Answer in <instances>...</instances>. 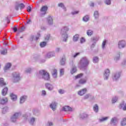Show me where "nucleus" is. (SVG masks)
Wrapping results in <instances>:
<instances>
[{
    "mask_svg": "<svg viewBox=\"0 0 126 126\" xmlns=\"http://www.w3.org/2000/svg\"><path fill=\"white\" fill-rule=\"evenodd\" d=\"M38 78H43L45 80H50V74L45 70H40L36 74Z\"/></svg>",
    "mask_w": 126,
    "mask_h": 126,
    "instance_id": "nucleus-1",
    "label": "nucleus"
},
{
    "mask_svg": "<svg viewBox=\"0 0 126 126\" xmlns=\"http://www.w3.org/2000/svg\"><path fill=\"white\" fill-rule=\"evenodd\" d=\"M69 30L68 27L64 26L61 29V31L60 32V35H61L62 37L63 38V41L64 42H66L67 41V32Z\"/></svg>",
    "mask_w": 126,
    "mask_h": 126,
    "instance_id": "nucleus-2",
    "label": "nucleus"
},
{
    "mask_svg": "<svg viewBox=\"0 0 126 126\" xmlns=\"http://www.w3.org/2000/svg\"><path fill=\"white\" fill-rule=\"evenodd\" d=\"M89 64V60L87 57H84L81 59L79 64L78 66L80 68H84L86 67Z\"/></svg>",
    "mask_w": 126,
    "mask_h": 126,
    "instance_id": "nucleus-3",
    "label": "nucleus"
},
{
    "mask_svg": "<svg viewBox=\"0 0 126 126\" xmlns=\"http://www.w3.org/2000/svg\"><path fill=\"white\" fill-rule=\"evenodd\" d=\"M13 82H18L21 79L20 74L18 72H15L12 74Z\"/></svg>",
    "mask_w": 126,
    "mask_h": 126,
    "instance_id": "nucleus-4",
    "label": "nucleus"
},
{
    "mask_svg": "<svg viewBox=\"0 0 126 126\" xmlns=\"http://www.w3.org/2000/svg\"><path fill=\"white\" fill-rule=\"evenodd\" d=\"M118 47L119 49H124L126 47V42L125 40H120L118 42Z\"/></svg>",
    "mask_w": 126,
    "mask_h": 126,
    "instance_id": "nucleus-5",
    "label": "nucleus"
},
{
    "mask_svg": "<svg viewBox=\"0 0 126 126\" xmlns=\"http://www.w3.org/2000/svg\"><path fill=\"white\" fill-rule=\"evenodd\" d=\"M20 113H15L11 117V122L15 123V122L17 121V119H18V117L19 116H20Z\"/></svg>",
    "mask_w": 126,
    "mask_h": 126,
    "instance_id": "nucleus-6",
    "label": "nucleus"
},
{
    "mask_svg": "<svg viewBox=\"0 0 126 126\" xmlns=\"http://www.w3.org/2000/svg\"><path fill=\"white\" fill-rule=\"evenodd\" d=\"M24 7H25V5L21 3H18V2H16V4H15V8L16 9V10H18V9H19V8L20 9H23V8H24Z\"/></svg>",
    "mask_w": 126,
    "mask_h": 126,
    "instance_id": "nucleus-7",
    "label": "nucleus"
},
{
    "mask_svg": "<svg viewBox=\"0 0 126 126\" xmlns=\"http://www.w3.org/2000/svg\"><path fill=\"white\" fill-rule=\"evenodd\" d=\"M55 55L56 53L54 51L49 52L46 54L45 57V59H51V58L55 57Z\"/></svg>",
    "mask_w": 126,
    "mask_h": 126,
    "instance_id": "nucleus-8",
    "label": "nucleus"
},
{
    "mask_svg": "<svg viewBox=\"0 0 126 126\" xmlns=\"http://www.w3.org/2000/svg\"><path fill=\"white\" fill-rule=\"evenodd\" d=\"M119 123V119L117 117H113L110 121V124L113 126H117Z\"/></svg>",
    "mask_w": 126,
    "mask_h": 126,
    "instance_id": "nucleus-9",
    "label": "nucleus"
},
{
    "mask_svg": "<svg viewBox=\"0 0 126 126\" xmlns=\"http://www.w3.org/2000/svg\"><path fill=\"white\" fill-rule=\"evenodd\" d=\"M121 77V72H117L113 74V79L114 81H117Z\"/></svg>",
    "mask_w": 126,
    "mask_h": 126,
    "instance_id": "nucleus-10",
    "label": "nucleus"
},
{
    "mask_svg": "<svg viewBox=\"0 0 126 126\" xmlns=\"http://www.w3.org/2000/svg\"><path fill=\"white\" fill-rule=\"evenodd\" d=\"M110 76V70L109 69H106L104 70V79L105 80H108L109 78V76Z\"/></svg>",
    "mask_w": 126,
    "mask_h": 126,
    "instance_id": "nucleus-11",
    "label": "nucleus"
},
{
    "mask_svg": "<svg viewBox=\"0 0 126 126\" xmlns=\"http://www.w3.org/2000/svg\"><path fill=\"white\" fill-rule=\"evenodd\" d=\"M47 10H48V7H47L46 6H42L40 9V11L41 12L40 14V15L41 16L45 15V14H46V12H47Z\"/></svg>",
    "mask_w": 126,
    "mask_h": 126,
    "instance_id": "nucleus-12",
    "label": "nucleus"
},
{
    "mask_svg": "<svg viewBox=\"0 0 126 126\" xmlns=\"http://www.w3.org/2000/svg\"><path fill=\"white\" fill-rule=\"evenodd\" d=\"M87 92V89L86 88L83 89L78 92V94L79 95V96H83L85 93Z\"/></svg>",
    "mask_w": 126,
    "mask_h": 126,
    "instance_id": "nucleus-13",
    "label": "nucleus"
},
{
    "mask_svg": "<svg viewBox=\"0 0 126 126\" xmlns=\"http://www.w3.org/2000/svg\"><path fill=\"white\" fill-rule=\"evenodd\" d=\"M45 87L49 91H52L54 90V86L50 83H46L45 84Z\"/></svg>",
    "mask_w": 126,
    "mask_h": 126,
    "instance_id": "nucleus-14",
    "label": "nucleus"
},
{
    "mask_svg": "<svg viewBox=\"0 0 126 126\" xmlns=\"http://www.w3.org/2000/svg\"><path fill=\"white\" fill-rule=\"evenodd\" d=\"M63 110L65 112H67V111L72 112L73 111H74V108H71L68 106H65L63 107Z\"/></svg>",
    "mask_w": 126,
    "mask_h": 126,
    "instance_id": "nucleus-15",
    "label": "nucleus"
},
{
    "mask_svg": "<svg viewBox=\"0 0 126 126\" xmlns=\"http://www.w3.org/2000/svg\"><path fill=\"white\" fill-rule=\"evenodd\" d=\"M99 40V37H95L92 38V41L93 42V44L91 45V47L93 48L95 46V43Z\"/></svg>",
    "mask_w": 126,
    "mask_h": 126,
    "instance_id": "nucleus-16",
    "label": "nucleus"
},
{
    "mask_svg": "<svg viewBox=\"0 0 126 126\" xmlns=\"http://www.w3.org/2000/svg\"><path fill=\"white\" fill-rule=\"evenodd\" d=\"M57 105L58 103L56 102H53L50 105V107L53 111H55L56 110V108H57Z\"/></svg>",
    "mask_w": 126,
    "mask_h": 126,
    "instance_id": "nucleus-17",
    "label": "nucleus"
},
{
    "mask_svg": "<svg viewBox=\"0 0 126 126\" xmlns=\"http://www.w3.org/2000/svg\"><path fill=\"white\" fill-rule=\"evenodd\" d=\"M27 99V95H23L20 97V104H23L25 101H26V99Z\"/></svg>",
    "mask_w": 126,
    "mask_h": 126,
    "instance_id": "nucleus-18",
    "label": "nucleus"
},
{
    "mask_svg": "<svg viewBox=\"0 0 126 126\" xmlns=\"http://www.w3.org/2000/svg\"><path fill=\"white\" fill-rule=\"evenodd\" d=\"M120 109H122L123 111H126V103L124 101L121 103L119 106Z\"/></svg>",
    "mask_w": 126,
    "mask_h": 126,
    "instance_id": "nucleus-19",
    "label": "nucleus"
},
{
    "mask_svg": "<svg viewBox=\"0 0 126 126\" xmlns=\"http://www.w3.org/2000/svg\"><path fill=\"white\" fill-rule=\"evenodd\" d=\"M52 74L53 78H57V76H58V70L56 69H53Z\"/></svg>",
    "mask_w": 126,
    "mask_h": 126,
    "instance_id": "nucleus-20",
    "label": "nucleus"
},
{
    "mask_svg": "<svg viewBox=\"0 0 126 126\" xmlns=\"http://www.w3.org/2000/svg\"><path fill=\"white\" fill-rule=\"evenodd\" d=\"M8 101V99H7V97H4L3 98H1L0 100V104L1 105H5V104H6Z\"/></svg>",
    "mask_w": 126,
    "mask_h": 126,
    "instance_id": "nucleus-21",
    "label": "nucleus"
},
{
    "mask_svg": "<svg viewBox=\"0 0 126 126\" xmlns=\"http://www.w3.org/2000/svg\"><path fill=\"white\" fill-rule=\"evenodd\" d=\"M80 120H84V119H86L88 118V115L85 113H82L80 114L79 115Z\"/></svg>",
    "mask_w": 126,
    "mask_h": 126,
    "instance_id": "nucleus-22",
    "label": "nucleus"
},
{
    "mask_svg": "<svg viewBox=\"0 0 126 126\" xmlns=\"http://www.w3.org/2000/svg\"><path fill=\"white\" fill-rule=\"evenodd\" d=\"M120 126H126V117L122 118Z\"/></svg>",
    "mask_w": 126,
    "mask_h": 126,
    "instance_id": "nucleus-23",
    "label": "nucleus"
},
{
    "mask_svg": "<svg viewBox=\"0 0 126 126\" xmlns=\"http://www.w3.org/2000/svg\"><path fill=\"white\" fill-rule=\"evenodd\" d=\"M11 66V63H7L4 67V70L5 71V70H7V69H9Z\"/></svg>",
    "mask_w": 126,
    "mask_h": 126,
    "instance_id": "nucleus-24",
    "label": "nucleus"
},
{
    "mask_svg": "<svg viewBox=\"0 0 126 126\" xmlns=\"http://www.w3.org/2000/svg\"><path fill=\"white\" fill-rule=\"evenodd\" d=\"M8 90V89L6 87L4 88L1 92V94L3 96H5L6 94H7V91Z\"/></svg>",
    "mask_w": 126,
    "mask_h": 126,
    "instance_id": "nucleus-25",
    "label": "nucleus"
},
{
    "mask_svg": "<svg viewBox=\"0 0 126 126\" xmlns=\"http://www.w3.org/2000/svg\"><path fill=\"white\" fill-rule=\"evenodd\" d=\"M47 22L49 25H53V18L51 16L48 17L47 18Z\"/></svg>",
    "mask_w": 126,
    "mask_h": 126,
    "instance_id": "nucleus-26",
    "label": "nucleus"
},
{
    "mask_svg": "<svg viewBox=\"0 0 126 126\" xmlns=\"http://www.w3.org/2000/svg\"><path fill=\"white\" fill-rule=\"evenodd\" d=\"M11 97V99L13 100V101H16V99H17V96L16 95L14 94L13 93H12L10 95Z\"/></svg>",
    "mask_w": 126,
    "mask_h": 126,
    "instance_id": "nucleus-27",
    "label": "nucleus"
},
{
    "mask_svg": "<svg viewBox=\"0 0 126 126\" xmlns=\"http://www.w3.org/2000/svg\"><path fill=\"white\" fill-rule=\"evenodd\" d=\"M60 64H61V65H64V64H65V57H62L61 60L60 61Z\"/></svg>",
    "mask_w": 126,
    "mask_h": 126,
    "instance_id": "nucleus-28",
    "label": "nucleus"
},
{
    "mask_svg": "<svg viewBox=\"0 0 126 126\" xmlns=\"http://www.w3.org/2000/svg\"><path fill=\"white\" fill-rule=\"evenodd\" d=\"M0 86H4L6 85V84L4 82V81H3V78H0Z\"/></svg>",
    "mask_w": 126,
    "mask_h": 126,
    "instance_id": "nucleus-29",
    "label": "nucleus"
},
{
    "mask_svg": "<svg viewBox=\"0 0 126 126\" xmlns=\"http://www.w3.org/2000/svg\"><path fill=\"white\" fill-rule=\"evenodd\" d=\"M79 39V35L75 34L73 37V40L74 42H77Z\"/></svg>",
    "mask_w": 126,
    "mask_h": 126,
    "instance_id": "nucleus-30",
    "label": "nucleus"
},
{
    "mask_svg": "<svg viewBox=\"0 0 126 126\" xmlns=\"http://www.w3.org/2000/svg\"><path fill=\"white\" fill-rule=\"evenodd\" d=\"M77 70L76 69V67L73 66L71 68V69L70 70V72H71V74H73V73H75V72L77 71Z\"/></svg>",
    "mask_w": 126,
    "mask_h": 126,
    "instance_id": "nucleus-31",
    "label": "nucleus"
},
{
    "mask_svg": "<svg viewBox=\"0 0 126 126\" xmlns=\"http://www.w3.org/2000/svg\"><path fill=\"white\" fill-rule=\"evenodd\" d=\"M8 111V107L5 106V107L3 108L2 109V113L5 114L7 113Z\"/></svg>",
    "mask_w": 126,
    "mask_h": 126,
    "instance_id": "nucleus-32",
    "label": "nucleus"
},
{
    "mask_svg": "<svg viewBox=\"0 0 126 126\" xmlns=\"http://www.w3.org/2000/svg\"><path fill=\"white\" fill-rule=\"evenodd\" d=\"M7 53V50H6V49H3L2 50H0L1 55H6Z\"/></svg>",
    "mask_w": 126,
    "mask_h": 126,
    "instance_id": "nucleus-33",
    "label": "nucleus"
},
{
    "mask_svg": "<svg viewBox=\"0 0 126 126\" xmlns=\"http://www.w3.org/2000/svg\"><path fill=\"white\" fill-rule=\"evenodd\" d=\"M87 80L82 79L79 80V84H85L86 83Z\"/></svg>",
    "mask_w": 126,
    "mask_h": 126,
    "instance_id": "nucleus-34",
    "label": "nucleus"
},
{
    "mask_svg": "<svg viewBox=\"0 0 126 126\" xmlns=\"http://www.w3.org/2000/svg\"><path fill=\"white\" fill-rule=\"evenodd\" d=\"M94 111L95 112V113H97L98 111H99V108L98 107V105L97 104H95L94 106L93 107Z\"/></svg>",
    "mask_w": 126,
    "mask_h": 126,
    "instance_id": "nucleus-35",
    "label": "nucleus"
},
{
    "mask_svg": "<svg viewBox=\"0 0 126 126\" xmlns=\"http://www.w3.org/2000/svg\"><path fill=\"white\" fill-rule=\"evenodd\" d=\"M109 119V117H104L99 119V122L100 123H102V122H105V121H107V119Z\"/></svg>",
    "mask_w": 126,
    "mask_h": 126,
    "instance_id": "nucleus-36",
    "label": "nucleus"
},
{
    "mask_svg": "<svg viewBox=\"0 0 126 126\" xmlns=\"http://www.w3.org/2000/svg\"><path fill=\"white\" fill-rule=\"evenodd\" d=\"M87 34L88 36H91L92 35H93V31L91 30H89L87 32Z\"/></svg>",
    "mask_w": 126,
    "mask_h": 126,
    "instance_id": "nucleus-37",
    "label": "nucleus"
},
{
    "mask_svg": "<svg viewBox=\"0 0 126 126\" xmlns=\"http://www.w3.org/2000/svg\"><path fill=\"white\" fill-rule=\"evenodd\" d=\"M98 62H99V58H98L97 57H94L93 62L94 63H98Z\"/></svg>",
    "mask_w": 126,
    "mask_h": 126,
    "instance_id": "nucleus-38",
    "label": "nucleus"
},
{
    "mask_svg": "<svg viewBox=\"0 0 126 126\" xmlns=\"http://www.w3.org/2000/svg\"><path fill=\"white\" fill-rule=\"evenodd\" d=\"M25 30V27H23L22 28H20L18 30V32H19V33H21V32H23V31H24Z\"/></svg>",
    "mask_w": 126,
    "mask_h": 126,
    "instance_id": "nucleus-39",
    "label": "nucleus"
},
{
    "mask_svg": "<svg viewBox=\"0 0 126 126\" xmlns=\"http://www.w3.org/2000/svg\"><path fill=\"white\" fill-rule=\"evenodd\" d=\"M83 21H85V22H87L88 20H89V16H85L83 18Z\"/></svg>",
    "mask_w": 126,
    "mask_h": 126,
    "instance_id": "nucleus-40",
    "label": "nucleus"
},
{
    "mask_svg": "<svg viewBox=\"0 0 126 126\" xmlns=\"http://www.w3.org/2000/svg\"><path fill=\"white\" fill-rule=\"evenodd\" d=\"M34 123H35V118H32L30 120V124L31 125H34Z\"/></svg>",
    "mask_w": 126,
    "mask_h": 126,
    "instance_id": "nucleus-41",
    "label": "nucleus"
},
{
    "mask_svg": "<svg viewBox=\"0 0 126 126\" xmlns=\"http://www.w3.org/2000/svg\"><path fill=\"white\" fill-rule=\"evenodd\" d=\"M94 18H95V19L98 18V17H99V13L97 11H95L94 12Z\"/></svg>",
    "mask_w": 126,
    "mask_h": 126,
    "instance_id": "nucleus-42",
    "label": "nucleus"
},
{
    "mask_svg": "<svg viewBox=\"0 0 126 126\" xmlns=\"http://www.w3.org/2000/svg\"><path fill=\"white\" fill-rule=\"evenodd\" d=\"M106 43H107V40H104L102 42V49H105V47H106Z\"/></svg>",
    "mask_w": 126,
    "mask_h": 126,
    "instance_id": "nucleus-43",
    "label": "nucleus"
},
{
    "mask_svg": "<svg viewBox=\"0 0 126 126\" xmlns=\"http://www.w3.org/2000/svg\"><path fill=\"white\" fill-rule=\"evenodd\" d=\"M58 6H59V7H62V8H63V9H64L65 11L66 10H65V7H64L63 3H60L59 4H58Z\"/></svg>",
    "mask_w": 126,
    "mask_h": 126,
    "instance_id": "nucleus-44",
    "label": "nucleus"
},
{
    "mask_svg": "<svg viewBox=\"0 0 126 126\" xmlns=\"http://www.w3.org/2000/svg\"><path fill=\"white\" fill-rule=\"evenodd\" d=\"M46 45H47V43L46 42H42L40 43V46L41 48H44V47H45Z\"/></svg>",
    "mask_w": 126,
    "mask_h": 126,
    "instance_id": "nucleus-45",
    "label": "nucleus"
},
{
    "mask_svg": "<svg viewBox=\"0 0 126 126\" xmlns=\"http://www.w3.org/2000/svg\"><path fill=\"white\" fill-rule=\"evenodd\" d=\"M104 3L107 5H110L111 4V0H104Z\"/></svg>",
    "mask_w": 126,
    "mask_h": 126,
    "instance_id": "nucleus-46",
    "label": "nucleus"
},
{
    "mask_svg": "<svg viewBox=\"0 0 126 126\" xmlns=\"http://www.w3.org/2000/svg\"><path fill=\"white\" fill-rule=\"evenodd\" d=\"M51 35L50 34H46L45 35V40L46 41H49V39H50V37Z\"/></svg>",
    "mask_w": 126,
    "mask_h": 126,
    "instance_id": "nucleus-47",
    "label": "nucleus"
},
{
    "mask_svg": "<svg viewBox=\"0 0 126 126\" xmlns=\"http://www.w3.org/2000/svg\"><path fill=\"white\" fill-rule=\"evenodd\" d=\"M118 101V96L113 97L112 98V103H116Z\"/></svg>",
    "mask_w": 126,
    "mask_h": 126,
    "instance_id": "nucleus-48",
    "label": "nucleus"
},
{
    "mask_svg": "<svg viewBox=\"0 0 126 126\" xmlns=\"http://www.w3.org/2000/svg\"><path fill=\"white\" fill-rule=\"evenodd\" d=\"M115 61H119L120 60V53L117 54L114 58Z\"/></svg>",
    "mask_w": 126,
    "mask_h": 126,
    "instance_id": "nucleus-49",
    "label": "nucleus"
},
{
    "mask_svg": "<svg viewBox=\"0 0 126 126\" xmlns=\"http://www.w3.org/2000/svg\"><path fill=\"white\" fill-rule=\"evenodd\" d=\"M31 71H32V69L31 68H28L26 70V72H27V73H30Z\"/></svg>",
    "mask_w": 126,
    "mask_h": 126,
    "instance_id": "nucleus-50",
    "label": "nucleus"
},
{
    "mask_svg": "<svg viewBox=\"0 0 126 126\" xmlns=\"http://www.w3.org/2000/svg\"><path fill=\"white\" fill-rule=\"evenodd\" d=\"M58 92L60 94H64V93H65V91L63 90L60 89L58 91Z\"/></svg>",
    "mask_w": 126,
    "mask_h": 126,
    "instance_id": "nucleus-51",
    "label": "nucleus"
},
{
    "mask_svg": "<svg viewBox=\"0 0 126 126\" xmlns=\"http://www.w3.org/2000/svg\"><path fill=\"white\" fill-rule=\"evenodd\" d=\"M83 75V74L81 73L78 74L76 76H75L76 79H77V78H80V77H82V76Z\"/></svg>",
    "mask_w": 126,
    "mask_h": 126,
    "instance_id": "nucleus-52",
    "label": "nucleus"
},
{
    "mask_svg": "<svg viewBox=\"0 0 126 126\" xmlns=\"http://www.w3.org/2000/svg\"><path fill=\"white\" fill-rule=\"evenodd\" d=\"M63 72H64V70L63 69H61L60 70V76H63Z\"/></svg>",
    "mask_w": 126,
    "mask_h": 126,
    "instance_id": "nucleus-53",
    "label": "nucleus"
},
{
    "mask_svg": "<svg viewBox=\"0 0 126 126\" xmlns=\"http://www.w3.org/2000/svg\"><path fill=\"white\" fill-rule=\"evenodd\" d=\"M85 38L84 37H82L80 40V43L81 44H83V43H85Z\"/></svg>",
    "mask_w": 126,
    "mask_h": 126,
    "instance_id": "nucleus-54",
    "label": "nucleus"
},
{
    "mask_svg": "<svg viewBox=\"0 0 126 126\" xmlns=\"http://www.w3.org/2000/svg\"><path fill=\"white\" fill-rule=\"evenodd\" d=\"M90 96H91V94H87L86 95H85L84 98V99H88V98L90 97Z\"/></svg>",
    "mask_w": 126,
    "mask_h": 126,
    "instance_id": "nucleus-55",
    "label": "nucleus"
},
{
    "mask_svg": "<svg viewBox=\"0 0 126 126\" xmlns=\"http://www.w3.org/2000/svg\"><path fill=\"white\" fill-rule=\"evenodd\" d=\"M79 55H80V53H75L73 56V57L74 58H76V57H77L78 56H79Z\"/></svg>",
    "mask_w": 126,
    "mask_h": 126,
    "instance_id": "nucleus-56",
    "label": "nucleus"
},
{
    "mask_svg": "<svg viewBox=\"0 0 126 126\" xmlns=\"http://www.w3.org/2000/svg\"><path fill=\"white\" fill-rule=\"evenodd\" d=\"M79 11H74L72 12V15H74V14H77V13H79Z\"/></svg>",
    "mask_w": 126,
    "mask_h": 126,
    "instance_id": "nucleus-57",
    "label": "nucleus"
},
{
    "mask_svg": "<svg viewBox=\"0 0 126 126\" xmlns=\"http://www.w3.org/2000/svg\"><path fill=\"white\" fill-rule=\"evenodd\" d=\"M31 9H32V8L30 7V6H29L27 7V11H28V12H31Z\"/></svg>",
    "mask_w": 126,
    "mask_h": 126,
    "instance_id": "nucleus-58",
    "label": "nucleus"
},
{
    "mask_svg": "<svg viewBox=\"0 0 126 126\" xmlns=\"http://www.w3.org/2000/svg\"><path fill=\"white\" fill-rule=\"evenodd\" d=\"M40 33L38 32L37 36L35 37V40L36 41H37V40H38V39H39V37H40Z\"/></svg>",
    "mask_w": 126,
    "mask_h": 126,
    "instance_id": "nucleus-59",
    "label": "nucleus"
},
{
    "mask_svg": "<svg viewBox=\"0 0 126 126\" xmlns=\"http://www.w3.org/2000/svg\"><path fill=\"white\" fill-rule=\"evenodd\" d=\"M46 93L45 91H42V96H46Z\"/></svg>",
    "mask_w": 126,
    "mask_h": 126,
    "instance_id": "nucleus-60",
    "label": "nucleus"
},
{
    "mask_svg": "<svg viewBox=\"0 0 126 126\" xmlns=\"http://www.w3.org/2000/svg\"><path fill=\"white\" fill-rule=\"evenodd\" d=\"M56 53H59V52L61 51V48H57L55 50Z\"/></svg>",
    "mask_w": 126,
    "mask_h": 126,
    "instance_id": "nucleus-61",
    "label": "nucleus"
},
{
    "mask_svg": "<svg viewBox=\"0 0 126 126\" xmlns=\"http://www.w3.org/2000/svg\"><path fill=\"white\" fill-rule=\"evenodd\" d=\"M13 30L14 32H16L17 31V28H16V27L13 28Z\"/></svg>",
    "mask_w": 126,
    "mask_h": 126,
    "instance_id": "nucleus-62",
    "label": "nucleus"
},
{
    "mask_svg": "<svg viewBox=\"0 0 126 126\" xmlns=\"http://www.w3.org/2000/svg\"><path fill=\"white\" fill-rule=\"evenodd\" d=\"M48 124V125L50 126H53V122H49Z\"/></svg>",
    "mask_w": 126,
    "mask_h": 126,
    "instance_id": "nucleus-63",
    "label": "nucleus"
},
{
    "mask_svg": "<svg viewBox=\"0 0 126 126\" xmlns=\"http://www.w3.org/2000/svg\"><path fill=\"white\" fill-rule=\"evenodd\" d=\"M122 64H123L124 65L126 64V60H124L123 63H122Z\"/></svg>",
    "mask_w": 126,
    "mask_h": 126,
    "instance_id": "nucleus-64",
    "label": "nucleus"
}]
</instances>
